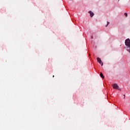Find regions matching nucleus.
I'll return each instance as SVG.
<instances>
[{
  "label": "nucleus",
  "instance_id": "obj_1",
  "mask_svg": "<svg viewBox=\"0 0 130 130\" xmlns=\"http://www.w3.org/2000/svg\"><path fill=\"white\" fill-rule=\"evenodd\" d=\"M113 87L114 89H116L117 90H119V91H120V88H119V86H118V85H117V84L116 83H114L113 84Z\"/></svg>",
  "mask_w": 130,
  "mask_h": 130
},
{
  "label": "nucleus",
  "instance_id": "obj_2",
  "mask_svg": "<svg viewBox=\"0 0 130 130\" xmlns=\"http://www.w3.org/2000/svg\"><path fill=\"white\" fill-rule=\"evenodd\" d=\"M97 60H98V62H99V63H100V64H101L102 66H103V63H102V61H101V59L100 58L98 57Z\"/></svg>",
  "mask_w": 130,
  "mask_h": 130
},
{
  "label": "nucleus",
  "instance_id": "obj_3",
  "mask_svg": "<svg viewBox=\"0 0 130 130\" xmlns=\"http://www.w3.org/2000/svg\"><path fill=\"white\" fill-rule=\"evenodd\" d=\"M88 13L90 14V16L91 18L93 17V16H94V13L91 11H88Z\"/></svg>",
  "mask_w": 130,
  "mask_h": 130
},
{
  "label": "nucleus",
  "instance_id": "obj_4",
  "mask_svg": "<svg viewBox=\"0 0 130 130\" xmlns=\"http://www.w3.org/2000/svg\"><path fill=\"white\" fill-rule=\"evenodd\" d=\"M100 76L102 79H104V75H103V74H102L101 72L100 73Z\"/></svg>",
  "mask_w": 130,
  "mask_h": 130
},
{
  "label": "nucleus",
  "instance_id": "obj_5",
  "mask_svg": "<svg viewBox=\"0 0 130 130\" xmlns=\"http://www.w3.org/2000/svg\"><path fill=\"white\" fill-rule=\"evenodd\" d=\"M109 24H110V23L109 22H107V24L106 26V27H107L108 26V25H109Z\"/></svg>",
  "mask_w": 130,
  "mask_h": 130
},
{
  "label": "nucleus",
  "instance_id": "obj_6",
  "mask_svg": "<svg viewBox=\"0 0 130 130\" xmlns=\"http://www.w3.org/2000/svg\"><path fill=\"white\" fill-rule=\"evenodd\" d=\"M124 15H125V17H127V13H125Z\"/></svg>",
  "mask_w": 130,
  "mask_h": 130
}]
</instances>
